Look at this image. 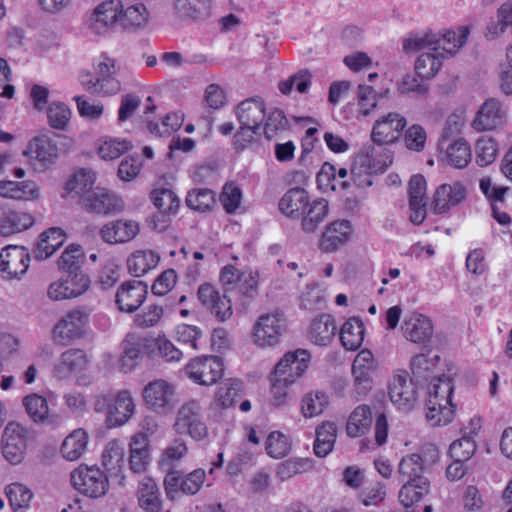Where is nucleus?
I'll return each instance as SVG.
<instances>
[{
  "label": "nucleus",
  "instance_id": "09e8293b",
  "mask_svg": "<svg viewBox=\"0 0 512 512\" xmlns=\"http://www.w3.org/2000/svg\"><path fill=\"white\" fill-rule=\"evenodd\" d=\"M150 199L154 206L163 213L176 214L180 207V199L174 191L159 187L151 191Z\"/></svg>",
  "mask_w": 512,
  "mask_h": 512
},
{
  "label": "nucleus",
  "instance_id": "39448f33",
  "mask_svg": "<svg viewBox=\"0 0 512 512\" xmlns=\"http://www.w3.org/2000/svg\"><path fill=\"white\" fill-rule=\"evenodd\" d=\"M206 480L204 469L197 468L183 474L179 470H169L164 477V489L168 499L175 501L180 494L195 495Z\"/></svg>",
  "mask_w": 512,
  "mask_h": 512
},
{
  "label": "nucleus",
  "instance_id": "5fc2aeb1",
  "mask_svg": "<svg viewBox=\"0 0 512 512\" xmlns=\"http://www.w3.org/2000/svg\"><path fill=\"white\" fill-rule=\"evenodd\" d=\"M188 452L186 442L182 438L174 439L163 451L159 465L166 473L174 470L173 466L181 460Z\"/></svg>",
  "mask_w": 512,
  "mask_h": 512
},
{
  "label": "nucleus",
  "instance_id": "4be33fe9",
  "mask_svg": "<svg viewBox=\"0 0 512 512\" xmlns=\"http://www.w3.org/2000/svg\"><path fill=\"white\" fill-rule=\"evenodd\" d=\"M24 155L29 156L39 163L43 169L50 166L58 156V148L46 135L34 137L28 144Z\"/></svg>",
  "mask_w": 512,
  "mask_h": 512
},
{
  "label": "nucleus",
  "instance_id": "f3484780",
  "mask_svg": "<svg viewBox=\"0 0 512 512\" xmlns=\"http://www.w3.org/2000/svg\"><path fill=\"white\" fill-rule=\"evenodd\" d=\"M29 253L24 247L8 245L0 251V268L10 278H18L26 273L29 267Z\"/></svg>",
  "mask_w": 512,
  "mask_h": 512
},
{
  "label": "nucleus",
  "instance_id": "c85d7f7f",
  "mask_svg": "<svg viewBox=\"0 0 512 512\" xmlns=\"http://www.w3.org/2000/svg\"><path fill=\"white\" fill-rule=\"evenodd\" d=\"M335 319L330 314H322L313 319L308 330L310 340L319 346L328 345L336 334Z\"/></svg>",
  "mask_w": 512,
  "mask_h": 512
},
{
  "label": "nucleus",
  "instance_id": "37998d69",
  "mask_svg": "<svg viewBox=\"0 0 512 512\" xmlns=\"http://www.w3.org/2000/svg\"><path fill=\"white\" fill-rule=\"evenodd\" d=\"M364 324L356 317L349 318L340 330V340L347 350H357L364 340Z\"/></svg>",
  "mask_w": 512,
  "mask_h": 512
},
{
  "label": "nucleus",
  "instance_id": "7ed1b4c3",
  "mask_svg": "<svg viewBox=\"0 0 512 512\" xmlns=\"http://www.w3.org/2000/svg\"><path fill=\"white\" fill-rule=\"evenodd\" d=\"M173 429L177 434L188 435L196 441L207 437L208 428L203 420L202 407L199 401L190 400L179 407Z\"/></svg>",
  "mask_w": 512,
  "mask_h": 512
},
{
  "label": "nucleus",
  "instance_id": "a18cd8bd",
  "mask_svg": "<svg viewBox=\"0 0 512 512\" xmlns=\"http://www.w3.org/2000/svg\"><path fill=\"white\" fill-rule=\"evenodd\" d=\"M469 34L468 27H458L456 30L447 31L443 35L438 34L437 51L453 56L466 43Z\"/></svg>",
  "mask_w": 512,
  "mask_h": 512
},
{
  "label": "nucleus",
  "instance_id": "ea45409f",
  "mask_svg": "<svg viewBox=\"0 0 512 512\" xmlns=\"http://www.w3.org/2000/svg\"><path fill=\"white\" fill-rule=\"evenodd\" d=\"M159 260V254L153 250H138L127 259V267L133 276L141 277L149 270L154 269Z\"/></svg>",
  "mask_w": 512,
  "mask_h": 512
},
{
  "label": "nucleus",
  "instance_id": "1a4fd4ad",
  "mask_svg": "<svg viewBox=\"0 0 512 512\" xmlns=\"http://www.w3.org/2000/svg\"><path fill=\"white\" fill-rule=\"evenodd\" d=\"M120 12L121 0H105L85 15L83 25L91 34L104 35L119 23Z\"/></svg>",
  "mask_w": 512,
  "mask_h": 512
},
{
  "label": "nucleus",
  "instance_id": "a211bd4d",
  "mask_svg": "<svg viewBox=\"0 0 512 512\" xmlns=\"http://www.w3.org/2000/svg\"><path fill=\"white\" fill-rule=\"evenodd\" d=\"M309 353L306 350L298 349L286 353L277 363L274 373L286 381L294 383L308 368Z\"/></svg>",
  "mask_w": 512,
  "mask_h": 512
},
{
  "label": "nucleus",
  "instance_id": "473e14b6",
  "mask_svg": "<svg viewBox=\"0 0 512 512\" xmlns=\"http://www.w3.org/2000/svg\"><path fill=\"white\" fill-rule=\"evenodd\" d=\"M309 201V195L305 189L292 188L280 199L279 209L288 217L299 218Z\"/></svg>",
  "mask_w": 512,
  "mask_h": 512
},
{
  "label": "nucleus",
  "instance_id": "9b49d317",
  "mask_svg": "<svg viewBox=\"0 0 512 512\" xmlns=\"http://www.w3.org/2000/svg\"><path fill=\"white\" fill-rule=\"evenodd\" d=\"M27 430L16 422H9L2 435L3 457L12 465L22 462L27 448Z\"/></svg>",
  "mask_w": 512,
  "mask_h": 512
},
{
  "label": "nucleus",
  "instance_id": "72a5a7b5",
  "mask_svg": "<svg viewBox=\"0 0 512 512\" xmlns=\"http://www.w3.org/2000/svg\"><path fill=\"white\" fill-rule=\"evenodd\" d=\"M119 24L125 29L136 31L144 28L149 21V12L143 3H135L124 7L121 2Z\"/></svg>",
  "mask_w": 512,
  "mask_h": 512
},
{
  "label": "nucleus",
  "instance_id": "680f3d73",
  "mask_svg": "<svg viewBox=\"0 0 512 512\" xmlns=\"http://www.w3.org/2000/svg\"><path fill=\"white\" fill-rule=\"evenodd\" d=\"M312 75L307 69L299 70L297 73L289 76L287 79L278 83V88L284 95L291 93L295 88L299 93H306L311 85Z\"/></svg>",
  "mask_w": 512,
  "mask_h": 512
},
{
  "label": "nucleus",
  "instance_id": "c03bdc74",
  "mask_svg": "<svg viewBox=\"0 0 512 512\" xmlns=\"http://www.w3.org/2000/svg\"><path fill=\"white\" fill-rule=\"evenodd\" d=\"M32 215L22 211H8L4 214L0 223L2 236H10L22 232L33 225Z\"/></svg>",
  "mask_w": 512,
  "mask_h": 512
},
{
  "label": "nucleus",
  "instance_id": "c756f323",
  "mask_svg": "<svg viewBox=\"0 0 512 512\" xmlns=\"http://www.w3.org/2000/svg\"><path fill=\"white\" fill-rule=\"evenodd\" d=\"M65 237V232L58 227L43 232L33 250L34 258L44 260L53 255L63 245Z\"/></svg>",
  "mask_w": 512,
  "mask_h": 512
},
{
  "label": "nucleus",
  "instance_id": "8fccbe9b",
  "mask_svg": "<svg viewBox=\"0 0 512 512\" xmlns=\"http://www.w3.org/2000/svg\"><path fill=\"white\" fill-rule=\"evenodd\" d=\"M174 338L178 343L197 351L202 346L203 332L195 325L180 324L175 328Z\"/></svg>",
  "mask_w": 512,
  "mask_h": 512
},
{
  "label": "nucleus",
  "instance_id": "9d476101",
  "mask_svg": "<svg viewBox=\"0 0 512 512\" xmlns=\"http://www.w3.org/2000/svg\"><path fill=\"white\" fill-rule=\"evenodd\" d=\"M143 399L151 410L169 413L178 402L176 386L164 379L151 381L143 389Z\"/></svg>",
  "mask_w": 512,
  "mask_h": 512
},
{
  "label": "nucleus",
  "instance_id": "58836bf2",
  "mask_svg": "<svg viewBox=\"0 0 512 512\" xmlns=\"http://www.w3.org/2000/svg\"><path fill=\"white\" fill-rule=\"evenodd\" d=\"M471 157L470 145L465 139L459 138L447 145L443 161L454 168L462 169L470 163Z\"/></svg>",
  "mask_w": 512,
  "mask_h": 512
},
{
  "label": "nucleus",
  "instance_id": "de8ad7c7",
  "mask_svg": "<svg viewBox=\"0 0 512 512\" xmlns=\"http://www.w3.org/2000/svg\"><path fill=\"white\" fill-rule=\"evenodd\" d=\"M443 58L441 51L424 52L416 60L415 72L422 79H431L440 70Z\"/></svg>",
  "mask_w": 512,
  "mask_h": 512
},
{
  "label": "nucleus",
  "instance_id": "b1692460",
  "mask_svg": "<svg viewBox=\"0 0 512 512\" xmlns=\"http://www.w3.org/2000/svg\"><path fill=\"white\" fill-rule=\"evenodd\" d=\"M135 405L127 390L118 392L112 404L108 405L106 421L110 427L125 424L134 414Z\"/></svg>",
  "mask_w": 512,
  "mask_h": 512
},
{
  "label": "nucleus",
  "instance_id": "f03ea898",
  "mask_svg": "<svg viewBox=\"0 0 512 512\" xmlns=\"http://www.w3.org/2000/svg\"><path fill=\"white\" fill-rule=\"evenodd\" d=\"M288 329L285 315L273 311L260 315L252 329L253 343L259 348H274L280 344Z\"/></svg>",
  "mask_w": 512,
  "mask_h": 512
},
{
  "label": "nucleus",
  "instance_id": "dca6fc26",
  "mask_svg": "<svg viewBox=\"0 0 512 512\" xmlns=\"http://www.w3.org/2000/svg\"><path fill=\"white\" fill-rule=\"evenodd\" d=\"M426 180L422 175H414L409 182L410 221L415 225L424 222L427 216Z\"/></svg>",
  "mask_w": 512,
  "mask_h": 512
},
{
  "label": "nucleus",
  "instance_id": "6e6552de",
  "mask_svg": "<svg viewBox=\"0 0 512 512\" xmlns=\"http://www.w3.org/2000/svg\"><path fill=\"white\" fill-rule=\"evenodd\" d=\"M120 12L121 0H105L85 15L83 25L91 34L104 35L119 23Z\"/></svg>",
  "mask_w": 512,
  "mask_h": 512
},
{
  "label": "nucleus",
  "instance_id": "0e129e2a",
  "mask_svg": "<svg viewBox=\"0 0 512 512\" xmlns=\"http://www.w3.org/2000/svg\"><path fill=\"white\" fill-rule=\"evenodd\" d=\"M23 405L34 422H43L48 416V403L42 395L35 393L27 395L23 399Z\"/></svg>",
  "mask_w": 512,
  "mask_h": 512
},
{
  "label": "nucleus",
  "instance_id": "aec40b11",
  "mask_svg": "<svg viewBox=\"0 0 512 512\" xmlns=\"http://www.w3.org/2000/svg\"><path fill=\"white\" fill-rule=\"evenodd\" d=\"M139 230V224L136 221L119 219L105 224L100 230V236L109 244L126 243L134 239Z\"/></svg>",
  "mask_w": 512,
  "mask_h": 512
},
{
  "label": "nucleus",
  "instance_id": "2eb2a0df",
  "mask_svg": "<svg viewBox=\"0 0 512 512\" xmlns=\"http://www.w3.org/2000/svg\"><path fill=\"white\" fill-rule=\"evenodd\" d=\"M148 294V285L141 280H130L118 288L115 302L120 311L135 312L145 301Z\"/></svg>",
  "mask_w": 512,
  "mask_h": 512
},
{
  "label": "nucleus",
  "instance_id": "423d86ee",
  "mask_svg": "<svg viewBox=\"0 0 512 512\" xmlns=\"http://www.w3.org/2000/svg\"><path fill=\"white\" fill-rule=\"evenodd\" d=\"M71 483L78 492L90 498L102 497L109 489L108 477L97 466L80 465L71 472Z\"/></svg>",
  "mask_w": 512,
  "mask_h": 512
},
{
  "label": "nucleus",
  "instance_id": "20e7f679",
  "mask_svg": "<svg viewBox=\"0 0 512 512\" xmlns=\"http://www.w3.org/2000/svg\"><path fill=\"white\" fill-rule=\"evenodd\" d=\"M93 309L78 307L68 311L54 326L53 339L56 343L68 345L83 337Z\"/></svg>",
  "mask_w": 512,
  "mask_h": 512
},
{
  "label": "nucleus",
  "instance_id": "7c9ffc66",
  "mask_svg": "<svg viewBox=\"0 0 512 512\" xmlns=\"http://www.w3.org/2000/svg\"><path fill=\"white\" fill-rule=\"evenodd\" d=\"M236 116L240 124L261 129V123L265 118L264 104L255 98L246 99L237 106Z\"/></svg>",
  "mask_w": 512,
  "mask_h": 512
},
{
  "label": "nucleus",
  "instance_id": "4c0bfd02",
  "mask_svg": "<svg viewBox=\"0 0 512 512\" xmlns=\"http://www.w3.org/2000/svg\"><path fill=\"white\" fill-rule=\"evenodd\" d=\"M87 365V357L81 349H68L60 356L58 363L55 365V372L61 378L71 373H76L85 369Z\"/></svg>",
  "mask_w": 512,
  "mask_h": 512
},
{
  "label": "nucleus",
  "instance_id": "603ef678",
  "mask_svg": "<svg viewBox=\"0 0 512 512\" xmlns=\"http://www.w3.org/2000/svg\"><path fill=\"white\" fill-rule=\"evenodd\" d=\"M425 80L419 77L417 73H408L397 84V91L402 95H412L417 98L426 97L429 87Z\"/></svg>",
  "mask_w": 512,
  "mask_h": 512
},
{
  "label": "nucleus",
  "instance_id": "79ce46f5",
  "mask_svg": "<svg viewBox=\"0 0 512 512\" xmlns=\"http://www.w3.org/2000/svg\"><path fill=\"white\" fill-rule=\"evenodd\" d=\"M316 439L314 442V452L318 457H326L332 452L336 437L337 427L334 422H323L316 427Z\"/></svg>",
  "mask_w": 512,
  "mask_h": 512
},
{
  "label": "nucleus",
  "instance_id": "4d7b16f0",
  "mask_svg": "<svg viewBox=\"0 0 512 512\" xmlns=\"http://www.w3.org/2000/svg\"><path fill=\"white\" fill-rule=\"evenodd\" d=\"M174 9L181 18H199L209 11L208 0H174Z\"/></svg>",
  "mask_w": 512,
  "mask_h": 512
},
{
  "label": "nucleus",
  "instance_id": "3c124183",
  "mask_svg": "<svg viewBox=\"0 0 512 512\" xmlns=\"http://www.w3.org/2000/svg\"><path fill=\"white\" fill-rule=\"evenodd\" d=\"M241 392L242 382L237 379H228L218 387L215 400L219 406L226 409L234 405Z\"/></svg>",
  "mask_w": 512,
  "mask_h": 512
},
{
  "label": "nucleus",
  "instance_id": "ddd939ff",
  "mask_svg": "<svg viewBox=\"0 0 512 512\" xmlns=\"http://www.w3.org/2000/svg\"><path fill=\"white\" fill-rule=\"evenodd\" d=\"M90 280L84 273H66L65 277L52 282L47 290V296L53 301L76 298L89 288Z\"/></svg>",
  "mask_w": 512,
  "mask_h": 512
},
{
  "label": "nucleus",
  "instance_id": "a878e982",
  "mask_svg": "<svg viewBox=\"0 0 512 512\" xmlns=\"http://www.w3.org/2000/svg\"><path fill=\"white\" fill-rule=\"evenodd\" d=\"M376 162V148L374 145H369L357 156L350 174L358 186H370L372 184L370 174L375 169Z\"/></svg>",
  "mask_w": 512,
  "mask_h": 512
},
{
  "label": "nucleus",
  "instance_id": "e433bc0d",
  "mask_svg": "<svg viewBox=\"0 0 512 512\" xmlns=\"http://www.w3.org/2000/svg\"><path fill=\"white\" fill-rule=\"evenodd\" d=\"M88 439V433L84 429H75L63 440L61 455L68 461L78 460L86 451Z\"/></svg>",
  "mask_w": 512,
  "mask_h": 512
},
{
  "label": "nucleus",
  "instance_id": "c9c22d12",
  "mask_svg": "<svg viewBox=\"0 0 512 512\" xmlns=\"http://www.w3.org/2000/svg\"><path fill=\"white\" fill-rule=\"evenodd\" d=\"M430 490V482L426 477L405 480L399 491L400 503L408 508L420 501Z\"/></svg>",
  "mask_w": 512,
  "mask_h": 512
},
{
  "label": "nucleus",
  "instance_id": "6e6d98bb",
  "mask_svg": "<svg viewBox=\"0 0 512 512\" xmlns=\"http://www.w3.org/2000/svg\"><path fill=\"white\" fill-rule=\"evenodd\" d=\"M124 456V447L118 441H111L102 453V464L107 471L117 474L124 463Z\"/></svg>",
  "mask_w": 512,
  "mask_h": 512
},
{
  "label": "nucleus",
  "instance_id": "2f4dec72",
  "mask_svg": "<svg viewBox=\"0 0 512 512\" xmlns=\"http://www.w3.org/2000/svg\"><path fill=\"white\" fill-rule=\"evenodd\" d=\"M137 498L139 506L146 512H161L162 500L159 488L150 477H144L138 485Z\"/></svg>",
  "mask_w": 512,
  "mask_h": 512
},
{
  "label": "nucleus",
  "instance_id": "0eeeda50",
  "mask_svg": "<svg viewBox=\"0 0 512 512\" xmlns=\"http://www.w3.org/2000/svg\"><path fill=\"white\" fill-rule=\"evenodd\" d=\"M184 371L192 382L198 385L210 386L222 378L224 364L218 356L195 357L186 364Z\"/></svg>",
  "mask_w": 512,
  "mask_h": 512
},
{
  "label": "nucleus",
  "instance_id": "e2e57ef3",
  "mask_svg": "<svg viewBox=\"0 0 512 512\" xmlns=\"http://www.w3.org/2000/svg\"><path fill=\"white\" fill-rule=\"evenodd\" d=\"M95 182V174L91 169H80L76 171L67 181L68 192L83 194L88 192Z\"/></svg>",
  "mask_w": 512,
  "mask_h": 512
},
{
  "label": "nucleus",
  "instance_id": "f704fd0d",
  "mask_svg": "<svg viewBox=\"0 0 512 512\" xmlns=\"http://www.w3.org/2000/svg\"><path fill=\"white\" fill-rule=\"evenodd\" d=\"M150 460L148 439L142 434H136L130 442L129 466L134 473L146 471Z\"/></svg>",
  "mask_w": 512,
  "mask_h": 512
},
{
  "label": "nucleus",
  "instance_id": "052dcab7",
  "mask_svg": "<svg viewBox=\"0 0 512 512\" xmlns=\"http://www.w3.org/2000/svg\"><path fill=\"white\" fill-rule=\"evenodd\" d=\"M186 205L192 210L205 212L211 209L215 202L214 192L208 188H195L188 192Z\"/></svg>",
  "mask_w": 512,
  "mask_h": 512
},
{
  "label": "nucleus",
  "instance_id": "bb28decb",
  "mask_svg": "<svg viewBox=\"0 0 512 512\" xmlns=\"http://www.w3.org/2000/svg\"><path fill=\"white\" fill-rule=\"evenodd\" d=\"M351 231V224L348 220H338L330 223L322 234L321 249L325 252L336 251L348 241Z\"/></svg>",
  "mask_w": 512,
  "mask_h": 512
},
{
  "label": "nucleus",
  "instance_id": "774afa93",
  "mask_svg": "<svg viewBox=\"0 0 512 512\" xmlns=\"http://www.w3.org/2000/svg\"><path fill=\"white\" fill-rule=\"evenodd\" d=\"M6 495L13 510L25 508L32 499V492L25 485L12 483L6 488Z\"/></svg>",
  "mask_w": 512,
  "mask_h": 512
},
{
  "label": "nucleus",
  "instance_id": "5701e85b",
  "mask_svg": "<svg viewBox=\"0 0 512 512\" xmlns=\"http://www.w3.org/2000/svg\"><path fill=\"white\" fill-rule=\"evenodd\" d=\"M465 198V189L459 183L442 184L434 193L432 210L436 214H443L458 205Z\"/></svg>",
  "mask_w": 512,
  "mask_h": 512
},
{
  "label": "nucleus",
  "instance_id": "412c9836",
  "mask_svg": "<svg viewBox=\"0 0 512 512\" xmlns=\"http://www.w3.org/2000/svg\"><path fill=\"white\" fill-rule=\"evenodd\" d=\"M402 330L407 340L413 343H425L433 334V325L427 316L412 312L405 317Z\"/></svg>",
  "mask_w": 512,
  "mask_h": 512
},
{
  "label": "nucleus",
  "instance_id": "69168bd1",
  "mask_svg": "<svg viewBox=\"0 0 512 512\" xmlns=\"http://www.w3.org/2000/svg\"><path fill=\"white\" fill-rule=\"evenodd\" d=\"M328 405V396L320 391L309 393L302 399L303 416L311 418L321 414Z\"/></svg>",
  "mask_w": 512,
  "mask_h": 512
},
{
  "label": "nucleus",
  "instance_id": "f8f14e48",
  "mask_svg": "<svg viewBox=\"0 0 512 512\" xmlns=\"http://www.w3.org/2000/svg\"><path fill=\"white\" fill-rule=\"evenodd\" d=\"M407 125L406 118L398 112H389L380 116L374 123L371 139L378 145L395 143Z\"/></svg>",
  "mask_w": 512,
  "mask_h": 512
},
{
  "label": "nucleus",
  "instance_id": "f257e3e1",
  "mask_svg": "<svg viewBox=\"0 0 512 512\" xmlns=\"http://www.w3.org/2000/svg\"><path fill=\"white\" fill-rule=\"evenodd\" d=\"M453 384L449 376L435 377L428 387L426 418L432 426L446 425L454 418Z\"/></svg>",
  "mask_w": 512,
  "mask_h": 512
},
{
  "label": "nucleus",
  "instance_id": "393cba45",
  "mask_svg": "<svg viewBox=\"0 0 512 512\" xmlns=\"http://www.w3.org/2000/svg\"><path fill=\"white\" fill-rule=\"evenodd\" d=\"M83 206L89 212L109 214L121 211L123 201L113 193H109L105 190H97L83 199Z\"/></svg>",
  "mask_w": 512,
  "mask_h": 512
},
{
  "label": "nucleus",
  "instance_id": "49530a36",
  "mask_svg": "<svg viewBox=\"0 0 512 512\" xmlns=\"http://www.w3.org/2000/svg\"><path fill=\"white\" fill-rule=\"evenodd\" d=\"M438 34L429 32L410 33L403 40V50L406 53L417 52L420 50L437 51Z\"/></svg>",
  "mask_w": 512,
  "mask_h": 512
},
{
  "label": "nucleus",
  "instance_id": "bf43d9fd",
  "mask_svg": "<svg viewBox=\"0 0 512 512\" xmlns=\"http://www.w3.org/2000/svg\"><path fill=\"white\" fill-rule=\"evenodd\" d=\"M289 122L281 109L275 108L266 116L264 135L268 140L280 136L288 129Z\"/></svg>",
  "mask_w": 512,
  "mask_h": 512
},
{
  "label": "nucleus",
  "instance_id": "864d4df0",
  "mask_svg": "<svg viewBox=\"0 0 512 512\" xmlns=\"http://www.w3.org/2000/svg\"><path fill=\"white\" fill-rule=\"evenodd\" d=\"M426 472L428 470L422 465L421 458L416 453L403 456L398 465V475L402 481L425 477Z\"/></svg>",
  "mask_w": 512,
  "mask_h": 512
},
{
  "label": "nucleus",
  "instance_id": "4468645a",
  "mask_svg": "<svg viewBox=\"0 0 512 512\" xmlns=\"http://www.w3.org/2000/svg\"><path fill=\"white\" fill-rule=\"evenodd\" d=\"M507 112L502 103L495 99H487L477 111L472 127L476 131H490L505 125Z\"/></svg>",
  "mask_w": 512,
  "mask_h": 512
},
{
  "label": "nucleus",
  "instance_id": "a19ab883",
  "mask_svg": "<svg viewBox=\"0 0 512 512\" xmlns=\"http://www.w3.org/2000/svg\"><path fill=\"white\" fill-rule=\"evenodd\" d=\"M372 425V413L368 405L357 406L350 414L346 425L348 436L356 438L369 431Z\"/></svg>",
  "mask_w": 512,
  "mask_h": 512
},
{
  "label": "nucleus",
  "instance_id": "13d9d810",
  "mask_svg": "<svg viewBox=\"0 0 512 512\" xmlns=\"http://www.w3.org/2000/svg\"><path fill=\"white\" fill-rule=\"evenodd\" d=\"M82 258L83 252L81 246L72 244L61 254L58 260L59 269L65 273H83L81 270Z\"/></svg>",
  "mask_w": 512,
  "mask_h": 512
},
{
  "label": "nucleus",
  "instance_id": "338daca9",
  "mask_svg": "<svg viewBox=\"0 0 512 512\" xmlns=\"http://www.w3.org/2000/svg\"><path fill=\"white\" fill-rule=\"evenodd\" d=\"M508 29L512 30V1H508L500 6L497 11V21L488 25V33L496 37Z\"/></svg>",
  "mask_w": 512,
  "mask_h": 512
},
{
  "label": "nucleus",
  "instance_id": "6ab92c4d",
  "mask_svg": "<svg viewBox=\"0 0 512 512\" xmlns=\"http://www.w3.org/2000/svg\"><path fill=\"white\" fill-rule=\"evenodd\" d=\"M390 400L399 408L409 409L416 399L415 386L406 372L392 377L388 386Z\"/></svg>",
  "mask_w": 512,
  "mask_h": 512
},
{
  "label": "nucleus",
  "instance_id": "cd10ccee",
  "mask_svg": "<svg viewBox=\"0 0 512 512\" xmlns=\"http://www.w3.org/2000/svg\"><path fill=\"white\" fill-rule=\"evenodd\" d=\"M329 212L328 201L324 198L309 201L303 210L301 227L305 233H314L325 220Z\"/></svg>",
  "mask_w": 512,
  "mask_h": 512
}]
</instances>
